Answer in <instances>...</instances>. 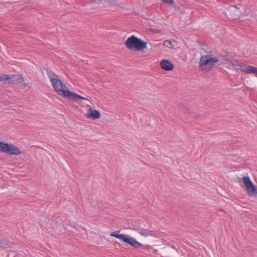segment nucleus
Here are the masks:
<instances>
[{
    "instance_id": "obj_6",
    "label": "nucleus",
    "mask_w": 257,
    "mask_h": 257,
    "mask_svg": "<svg viewBox=\"0 0 257 257\" xmlns=\"http://www.w3.org/2000/svg\"><path fill=\"white\" fill-rule=\"evenodd\" d=\"M238 6H241V5L238 4ZM240 13L241 11H240V8L238 7V5H237L230 6L228 8L226 9L224 11L225 15L227 18L231 20L239 19Z\"/></svg>"
},
{
    "instance_id": "obj_16",
    "label": "nucleus",
    "mask_w": 257,
    "mask_h": 257,
    "mask_svg": "<svg viewBox=\"0 0 257 257\" xmlns=\"http://www.w3.org/2000/svg\"><path fill=\"white\" fill-rule=\"evenodd\" d=\"M165 43H168V44L170 45V46H168V47H170V48L172 47V43H171V41H170L169 40H167V41H165Z\"/></svg>"
},
{
    "instance_id": "obj_1",
    "label": "nucleus",
    "mask_w": 257,
    "mask_h": 257,
    "mask_svg": "<svg viewBox=\"0 0 257 257\" xmlns=\"http://www.w3.org/2000/svg\"><path fill=\"white\" fill-rule=\"evenodd\" d=\"M47 74L51 82L55 92L59 95L74 101L81 100H88V99L77 93L70 91L67 86L60 79V76L50 70H47Z\"/></svg>"
},
{
    "instance_id": "obj_18",
    "label": "nucleus",
    "mask_w": 257,
    "mask_h": 257,
    "mask_svg": "<svg viewBox=\"0 0 257 257\" xmlns=\"http://www.w3.org/2000/svg\"><path fill=\"white\" fill-rule=\"evenodd\" d=\"M242 181L243 182V178H240V177H238V181H237V182L238 183H241Z\"/></svg>"
},
{
    "instance_id": "obj_9",
    "label": "nucleus",
    "mask_w": 257,
    "mask_h": 257,
    "mask_svg": "<svg viewBox=\"0 0 257 257\" xmlns=\"http://www.w3.org/2000/svg\"><path fill=\"white\" fill-rule=\"evenodd\" d=\"M86 116L89 119L96 120L100 118L101 114L98 110L91 108L88 110Z\"/></svg>"
},
{
    "instance_id": "obj_13",
    "label": "nucleus",
    "mask_w": 257,
    "mask_h": 257,
    "mask_svg": "<svg viewBox=\"0 0 257 257\" xmlns=\"http://www.w3.org/2000/svg\"><path fill=\"white\" fill-rule=\"evenodd\" d=\"M231 65L232 66L233 68H234L236 70H239L240 69L241 71L243 72V69L242 67H243V65H240L239 64L238 61H234L233 62H231Z\"/></svg>"
},
{
    "instance_id": "obj_2",
    "label": "nucleus",
    "mask_w": 257,
    "mask_h": 257,
    "mask_svg": "<svg viewBox=\"0 0 257 257\" xmlns=\"http://www.w3.org/2000/svg\"><path fill=\"white\" fill-rule=\"evenodd\" d=\"M120 230H117L112 232L110 236L114 237L123 243H126L135 248H142L143 249H150L151 246L149 245H143L138 242L134 238L125 234H119Z\"/></svg>"
},
{
    "instance_id": "obj_12",
    "label": "nucleus",
    "mask_w": 257,
    "mask_h": 257,
    "mask_svg": "<svg viewBox=\"0 0 257 257\" xmlns=\"http://www.w3.org/2000/svg\"><path fill=\"white\" fill-rule=\"evenodd\" d=\"M138 233L142 236L148 237L149 236H154V231L140 228L138 229Z\"/></svg>"
},
{
    "instance_id": "obj_15",
    "label": "nucleus",
    "mask_w": 257,
    "mask_h": 257,
    "mask_svg": "<svg viewBox=\"0 0 257 257\" xmlns=\"http://www.w3.org/2000/svg\"><path fill=\"white\" fill-rule=\"evenodd\" d=\"M165 3L169 5H173L174 3V0H162Z\"/></svg>"
},
{
    "instance_id": "obj_5",
    "label": "nucleus",
    "mask_w": 257,
    "mask_h": 257,
    "mask_svg": "<svg viewBox=\"0 0 257 257\" xmlns=\"http://www.w3.org/2000/svg\"><path fill=\"white\" fill-rule=\"evenodd\" d=\"M0 152L10 155H18L21 154L20 149L13 144L0 141Z\"/></svg>"
},
{
    "instance_id": "obj_8",
    "label": "nucleus",
    "mask_w": 257,
    "mask_h": 257,
    "mask_svg": "<svg viewBox=\"0 0 257 257\" xmlns=\"http://www.w3.org/2000/svg\"><path fill=\"white\" fill-rule=\"evenodd\" d=\"M161 68L167 71H171L174 69V65L168 60L163 59L160 62Z\"/></svg>"
},
{
    "instance_id": "obj_10",
    "label": "nucleus",
    "mask_w": 257,
    "mask_h": 257,
    "mask_svg": "<svg viewBox=\"0 0 257 257\" xmlns=\"http://www.w3.org/2000/svg\"><path fill=\"white\" fill-rule=\"evenodd\" d=\"M243 72L248 74H253L257 76V67L254 66L244 64L243 67Z\"/></svg>"
},
{
    "instance_id": "obj_19",
    "label": "nucleus",
    "mask_w": 257,
    "mask_h": 257,
    "mask_svg": "<svg viewBox=\"0 0 257 257\" xmlns=\"http://www.w3.org/2000/svg\"><path fill=\"white\" fill-rule=\"evenodd\" d=\"M153 252L155 254H157V252H158V250L157 249H154L153 250Z\"/></svg>"
},
{
    "instance_id": "obj_14",
    "label": "nucleus",
    "mask_w": 257,
    "mask_h": 257,
    "mask_svg": "<svg viewBox=\"0 0 257 257\" xmlns=\"http://www.w3.org/2000/svg\"><path fill=\"white\" fill-rule=\"evenodd\" d=\"M10 79V76L3 73H0V82L3 81H8Z\"/></svg>"
},
{
    "instance_id": "obj_21",
    "label": "nucleus",
    "mask_w": 257,
    "mask_h": 257,
    "mask_svg": "<svg viewBox=\"0 0 257 257\" xmlns=\"http://www.w3.org/2000/svg\"><path fill=\"white\" fill-rule=\"evenodd\" d=\"M199 115H197V116H195V119H197L198 117H199Z\"/></svg>"
},
{
    "instance_id": "obj_17",
    "label": "nucleus",
    "mask_w": 257,
    "mask_h": 257,
    "mask_svg": "<svg viewBox=\"0 0 257 257\" xmlns=\"http://www.w3.org/2000/svg\"><path fill=\"white\" fill-rule=\"evenodd\" d=\"M183 111H184V113H186L187 111H188V108L186 107H183L182 109Z\"/></svg>"
},
{
    "instance_id": "obj_4",
    "label": "nucleus",
    "mask_w": 257,
    "mask_h": 257,
    "mask_svg": "<svg viewBox=\"0 0 257 257\" xmlns=\"http://www.w3.org/2000/svg\"><path fill=\"white\" fill-rule=\"evenodd\" d=\"M124 44L130 50L143 51L147 48V43L134 35H132L127 39Z\"/></svg>"
},
{
    "instance_id": "obj_7",
    "label": "nucleus",
    "mask_w": 257,
    "mask_h": 257,
    "mask_svg": "<svg viewBox=\"0 0 257 257\" xmlns=\"http://www.w3.org/2000/svg\"><path fill=\"white\" fill-rule=\"evenodd\" d=\"M243 183L249 196L257 197V186L254 184L248 176L243 177Z\"/></svg>"
},
{
    "instance_id": "obj_11",
    "label": "nucleus",
    "mask_w": 257,
    "mask_h": 257,
    "mask_svg": "<svg viewBox=\"0 0 257 257\" xmlns=\"http://www.w3.org/2000/svg\"><path fill=\"white\" fill-rule=\"evenodd\" d=\"M23 81L22 77L19 75H13L10 76L9 82L12 84L21 83Z\"/></svg>"
},
{
    "instance_id": "obj_20",
    "label": "nucleus",
    "mask_w": 257,
    "mask_h": 257,
    "mask_svg": "<svg viewBox=\"0 0 257 257\" xmlns=\"http://www.w3.org/2000/svg\"><path fill=\"white\" fill-rule=\"evenodd\" d=\"M3 245V241L0 240V247L2 246Z\"/></svg>"
},
{
    "instance_id": "obj_3",
    "label": "nucleus",
    "mask_w": 257,
    "mask_h": 257,
    "mask_svg": "<svg viewBox=\"0 0 257 257\" xmlns=\"http://www.w3.org/2000/svg\"><path fill=\"white\" fill-rule=\"evenodd\" d=\"M219 61V58L214 57L213 54L202 55L199 60V70L200 71L209 72Z\"/></svg>"
}]
</instances>
